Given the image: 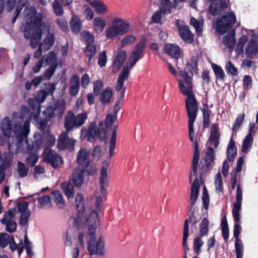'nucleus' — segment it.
Here are the masks:
<instances>
[{
  "mask_svg": "<svg viewBox=\"0 0 258 258\" xmlns=\"http://www.w3.org/2000/svg\"><path fill=\"white\" fill-rule=\"evenodd\" d=\"M16 209L15 208L11 209L6 212L3 217L1 219L0 222L2 224L6 225L14 221L13 218L15 216Z\"/></svg>",
  "mask_w": 258,
  "mask_h": 258,
  "instance_id": "obj_41",
  "label": "nucleus"
},
{
  "mask_svg": "<svg viewBox=\"0 0 258 258\" xmlns=\"http://www.w3.org/2000/svg\"><path fill=\"white\" fill-rule=\"evenodd\" d=\"M43 155L44 161L49 163L54 168L62 166L63 164L62 158L52 150L49 148L45 149Z\"/></svg>",
  "mask_w": 258,
  "mask_h": 258,
  "instance_id": "obj_16",
  "label": "nucleus"
},
{
  "mask_svg": "<svg viewBox=\"0 0 258 258\" xmlns=\"http://www.w3.org/2000/svg\"><path fill=\"white\" fill-rule=\"evenodd\" d=\"M63 5L58 0H54L52 3V8L54 14L57 17H61L64 14Z\"/></svg>",
  "mask_w": 258,
  "mask_h": 258,
  "instance_id": "obj_42",
  "label": "nucleus"
},
{
  "mask_svg": "<svg viewBox=\"0 0 258 258\" xmlns=\"http://www.w3.org/2000/svg\"><path fill=\"white\" fill-rule=\"evenodd\" d=\"M85 200L82 194L78 193L75 197L76 207L78 211L77 216L73 218L75 225L79 229L88 228V233L90 235H94L97 228V223L99 222L98 214L95 211H93L91 213L87 216L84 213L85 210Z\"/></svg>",
  "mask_w": 258,
  "mask_h": 258,
  "instance_id": "obj_3",
  "label": "nucleus"
},
{
  "mask_svg": "<svg viewBox=\"0 0 258 258\" xmlns=\"http://www.w3.org/2000/svg\"><path fill=\"white\" fill-rule=\"evenodd\" d=\"M50 197L48 195L43 196L38 198V207L42 208L50 202Z\"/></svg>",
  "mask_w": 258,
  "mask_h": 258,
  "instance_id": "obj_64",
  "label": "nucleus"
},
{
  "mask_svg": "<svg viewBox=\"0 0 258 258\" xmlns=\"http://www.w3.org/2000/svg\"><path fill=\"white\" fill-rule=\"evenodd\" d=\"M199 161L192 160V169L189 174V181H191L195 177L194 181L191 184L190 204L192 207L197 200L199 193L200 184L198 177V167Z\"/></svg>",
  "mask_w": 258,
  "mask_h": 258,
  "instance_id": "obj_9",
  "label": "nucleus"
},
{
  "mask_svg": "<svg viewBox=\"0 0 258 258\" xmlns=\"http://www.w3.org/2000/svg\"><path fill=\"white\" fill-rule=\"evenodd\" d=\"M117 117L111 114L106 115L105 122L99 121L97 128L95 121H92L88 127L83 126L80 131L81 137L86 138L89 142L95 143L98 138L100 141H104L107 133L112 132L110 141L109 157L111 158L114 154L117 124H115Z\"/></svg>",
  "mask_w": 258,
  "mask_h": 258,
  "instance_id": "obj_2",
  "label": "nucleus"
},
{
  "mask_svg": "<svg viewBox=\"0 0 258 258\" xmlns=\"http://www.w3.org/2000/svg\"><path fill=\"white\" fill-rule=\"evenodd\" d=\"M130 23L120 17H114L111 19L110 26L106 30V37L113 39L119 35H123L129 32Z\"/></svg>",
  "mask_w": 258,
  "mask_h": 258,
  "instance_id": "obj_6",
  "label": "nucleus"
},
{
  "mask_svg": "<svg viewBox=\"0 0 258 258\" xmlns=\"http://www.w3.org/2000/svg\"><path fill=\"white\" fill-rule=\"evenodd\" d=\"M112 96V90L110 87H107L100 93V100L103 105L110 103Z\"/></svg>",
  "mask_w": 258,
  "mask_h": 258,
  "instance_id": "obj_33",
  "label": "nucleus"
},
{
  "mask_svg": "<svg viewBox=\"0 0 258 258\" xmlns=\"http://www.w3.org/2000/svg\"><path fill=\"white\" fill-rule=\"evenodd\" d=\"M83 38L86 42V45L94 44V36L88 31L83 32L82 33Z\"/></svg>",
  "mask_w": 258,
  "mask_h": 258,
  "instance_id": "obj_61",
  "label": "nucleus"
},
{
  "mask_svg": "<svg viewBox=\"0 0 258 258\" xmlns=\"http://www.w3.org/2000/svg\"><path fill=\"white\" fill-rule=\"evenodd\" d=\"M181 79L178 80L180 91L187 98L185 99L186 111L198 110V104L192 91V78L184 71H179Z\"/></svg>",
  "mask_w": 258,
  "mask_h": 258,
  "instance_id": "obj_5",
  "label": "nucleus"
},
{
  "mask_svg": "<svg viewBox=\"0 0 258 258\" xmlns=\"http://www.w3.org/2000/svg\"><path fill=\"white\" fill-rule=\"evenodd\" d=\"M57 67V63L55 64H52L50 67L46 69L44 74L41 75L44 81L49 80L51 79L52 76L54 74L56 69Z\"/></svg>",
  "mask_w": 258,
  "mask_h": 258,
  "instance_id": "obj_48",
  "label": "nucleus"
},
{
  "mask_svg": "<svg viewBox=\"0 0 258 258\" xmlns=\"http://www.w3.org/2000/svg\"><path fill=\"white\" fill-rule=\"evenodd\" d=\"M88 112H82L76 115L72 111H68L64 116L63 126L68 132H71L84 125L88 119Z\"/></svg>",
  "mask_w": 258,
  "mask_h": 258,
  "instance_id": "obj_7",
  "label": "nucleus"
},
{
  "mask_svg": "<svg viewBox=\"0 0 258 258\" xmlns=\"http://www.w3.org/2000/svg\"><path fill=\"white\" fill-rule=\"evenodd\" d=\"M212 67L215 75L217 83L218 82L224 81L225 74L222 68L214 63L212 64Z\"/></svg>",
  "mask_w": 258,
  "mask_h": 258,
  "instance_id": "obj_43",
  "label": "nucleus"
},
{
  "mask_svg": "<svg viewBox=\"0 0 258 258\" xmlns=\"http://www.w3.org/2000/svg\"><path fill=\"white\" fill-rule=\"evenodd\" d=\"M93 25L96 32L101 33L105 27L106 22L105 20L101 17H96L93 19Z\"/></svg>",
  "mask_w": 258,
  "mask_h": 258,
  "instance_id": "obj_38",
  "label": "nucleus"
},
{
  "mask_svg": "<svg viewBox=\"0 0 258 258\" xmlns=\"http://www.w3.org/2000/svg\"><path fill=\"white\" fill-rule=\"evenodd\" d=\"M103 82L101 80H97L93 82V92L98 95L100 93V91L103 88Z\"/></svg>",
  "mask_w": 258,
  "mask_h": 258,
  "instance_id": "obj_62",
  "label": "nucleus"
},
{
  "mask_svg": "<svg viewBox=\"0 0 258 258\" xmlns=\"http://www.w3.org/2000/svg\"><path fill=\"white\" fill-rule=\"evenodd\" d=\"M253 142V138L250 135H246L244 138L241 147V151L244 153L249 152Z\"/></svg>",
  "mask_w": 258,
  "mask_h": 258,
  "instance_id": "obj_44",
  "label": "nucleus"
},
{
  "mask_svg": "<svg viewBox=\"0 0 258 258\" xmlns=\"http://www.w3.org/2000/svg\"><path fill=\"white\" fill-rule=\"evenodd\" d=\"M83 14L85 16V19L88 21L91 20L94 16L93 10L87 5H85L84 7Z\"/></svg>",
  "mask_w": 258,
  "mask_h": 258,
  "instance_id": "obj_63",
  "label": "nucleus"
},
{
  "mask_svg": "<svg viewBox=\"0 0 258 258\" xmlns=\"http://www.w3.org/2000/svg\"><path fill=\"white\" fill-rule=\"evenodd\" d=\"M236 22V15L227 12V46L229 49H233L236 43V28H232Z\"/></svg>",
  "mask_w": 258,
  "mask_h": 258,
  "instance_id": "obj_12",
  "label": "nucleus"
},
{
  "mask_svg": "<svg viewBox=\"0 0 258 258\" xmlns=\"http://www.w3.org/2000/svg\"><path fill=\"white\" fill-rule=\"evenodd\" d=\"M30 155L26 158V162L28 165L30 166H35L38 160V156L35 153H29Z\"/></svg>",
  "mask_w": 258,
  "mask_h": 258,
  "instance_id": "obj_56",
  "label": "nucleus"
},
{
  "mask_svg": "<svg viewBox=\"0 0 258 258\" xmlns=\"http://www.w3.org/2000/svg\"><path fill=\"white\" fill-rule=\"evenodd\" d=\"M69 133L70 132L66 130L62 132L59 135L57 139V148L59 151L66 149H68L71 151L74 150L76 140L73 138L69 137Z\"/></svg>",
  "mask_w": 258,
  "mask_h": 258,
  "instance_id": "obj_15",
  "label": "nucleus"
},
{
  "mask_svg": "<svg viewBox=\"0 0 258 258\" xmlns=\"http://www.w3.org/2000/svg\"><path fill=\"white\" fill-rule=\"evenodd\" d=\"M81 169L82 172L87 173V175L93 176L95 175L97 171V168L95 164L90 160L80 166H78Z\"/></svg>",
  "mask_w": 258,
  "mask_h": 258,
  "instance_id": "obj_29",
  "label": "nucleus"
},
{
  "mask_svg": "<svg viewBox=\"0 0 258 258\" xmlns=\"http://www.w3.org/2000/svg\"><path fill=\"white\" fill-rule=\"evenodd\" d=\"M258 53V41L255 39H250L247 43L245 54L248 58L253 59Z\"/></svg>",
  "mask_w": 258,
  "mask_h": 258,
  "instance_id": "obj_22",
  "label": "nucleus"
},
{
  "mask_svg": "<svg viewBox=\"0 0 258 258\" xmlns=\"http://www.w3.org/2000/svg\"><path fill=\"white\" fill-rule=\"evenodd\" d=\"M232 214L234 220V226L233 230L234 236L235 239H239V236L241 232V227L240 226V213H237V215H235L234 212H232Z\"/></svg>",
  "mask_w": 258,
  "mask_h": 258,
  "instance_id": "obj_39",
  "label": "nucleus"
},
{
  "mask_svg": "<svg viewBox=\"0 0 258 258\" xmlns=\"http://www.w3.org/2000/svg\"><path fill=\"white\" fill-rule=\"evenodd\" d=\"M202 111L204 118L203 127L204 128H207L210 125V115L211 113L208 106L204 105Z\"/></svg>",
  "mask_w": 258,
  "mask_h": 258,
  "instance_id": "obj_49",
  "label": "nucleus"
},
{
  "mask_svg": "<svg viewBox=\"0 0 258 258\" xmlns=\"http://www.w3.org/2000/svg\"><path fill=\"white\" fill-rule=\"evenodd\" d=\"M91 236L88 243V250L89 253L91 255H103L105 253L103 237L100 236L96 240V238L93 235Z\"/></svg>",
  "mask_w": 258,
  "mask_h": 258,
  "instance_id": "obj_13",
  "label": "nucleus"
},
{
  "mask_svg": "<svg viewBox=\"0 0 258 258\" xmlns=\"http://www.w3.org/2000/svg\"><path fill=\"white\" fill-rule=\"evenodd\" d=\"M219 139L218 127L216 124H212L209 142L210 144L217 148L219 144Z\"/></svg>",
  "mask_w": 258,
  "mask_h": 258,
  "instance_id": "obj_32",
  "label": "nucleus"
},
{
  "mask_svg": "<svg viewBox=\"0 0 258 258\" xmlns=\"http://www.w3.org/2000/svg\"><path fill=\"white\" fill-rule=\"evenodd\" d=\"M244 118L245 115L243 113L239 114L233 123L232 130H238L244 121Z\"/></svg>",
  "mask_w": 258,
  "mask_h": 258,
  "instance_id": "obj_57",
  "label": "nucleus"
},
{
  "mask_svg": "<svg viewBox=\"0 0 258 258\" xmlns=\"http://www.w3.org/2000/svg\"><path fill=\"white\" fill-rule=\"evenodd\" d=\"M147 45V39L143 36L139 40V42L135 46L132 51L128 58V64L124 67H127L130 72L131 69L136 63V62L143 57L144 50Z\"/></svg>",
  "mask_w": 258,
  "mask_h": 258,
  "instance_id": "obj_11",
  "label": "nucleus"
},
{
  "mask_svg": "<svg viewBox=\"0 0 258 258\" xmlns=\"http://www.w3.org/2000/svg\"><path fill=\"white\" fill-rule=\"evenodd\" d=\"M90 160L89 152L86 148L81 147L76 155V161L78 166H81Z\"/></svg>",
  "mask_w": 258,
  "mask_h": 258,
  "instance_id": "obj_26",
  "label": "nucleus"
},
{
  "mask_svg": "<svg viewBox=\"0 0 258 258\" xmlns=\"http://www.w3.org/2000/svg\"><path fill=\"white\" fill-rule=\"evenodd\" d=\"M42 58L44 59V61L48 64L50 63L55 64L56 63L57 55L54 51H51L49 52L47 55H45Z\"/></svg>",
  "mask_w": 258,
  "mask_h": 258,
  "instance_id": "obj_51",
  "label": "nucleus"
},
{
  "mask_svg": "<svg viewBox=\"0 0 258 258\" xmlns=\"http://www.w3.org/2000/svg\"><path fill=\"white\" fill-rule=\"evenodd\" d=\"M61 188L68 199H73L75 195L74 185L70 181H64L61 184Z\"/></svg>",
  "mask_w": 258,
  "mask_h": 258,
  "instance_id": "obj_28",
  "label": "nucleus"
},
{
  "mask_svg": "<svg viewBox=\"0 0 258 258\" xmlns=\"http://www.w3.org/2000/svg\"><path fill=\"white\" fill-rule=\"evenodd\" d=\"M164 49L167 54L175 58L180 56V48L176 45L167 44L164 46Z\"/></svg>",
  "mask_w": 258,
  "mask_h": 258,
  "instance_id": "obj_34",
  "label": "nucleus"
},
{
  "mask_svg": "<svg viewBox=\"0 0 258 258\" xmlns=\"http://www.w3.org/2000/svg\"><path fill=\"white\" fill-rule=\"evenodd\" d=\"M190 24L195 28L198 35L201 34L202 31V24L194 17L190 18Z\"/></svg>",
  "mask_w": 258,
  "mask_h": 258,
  "instance_id": "obj_60",
  "label": "nucleus"
},
{
  "mask_svg": "<svg viewBox=\"0 0 258 258\" xmlns=\"http://www.w3.org/2000/svg\"><path fill=\"white\" fill-rule=\"evenodd\" d=\"M69 9L72 13V16L70 21V25L71 31L74 34H78L81 30L82 23L81 19L77 15L74 14V11L72 7H69Z\"/></svg>",
  "mask_w": 258,
  "mask_h": 258,
  "instance_id": "obj_21",
  "label": "nucleus"
},
{
  "mask_svg": "<svg viewBox=\"0 0 258 258\" xmlns=\"http://www.w3.org/2000/svg\"><path fill=\"white\" fill-rule=\"evenodd\" d=\"M214 161V151L212 147H208L205 151V156L200 163V178L212 167Z\"/></svg>",
  "mask_w": 258,
  "mask_h": 258,
  "instance_id": "obj_14",
  "label": "nucleus"
},
{
  "mask_svg": "<svg viewBox=\"0 0 258 258\" xmlns=\"http://www.w3.org/2000/svg\"><path fill=\"white\" fill-rule=\"evenodd\" d=\"M237 150L234 139H230L227 147V159L232 162L237 156Z\"/></svg>",
  "mask_w": 258,
  "mask_h": 258,
  "instance_id": "obj_27",
  "label": "nucleus"
},
{
  "mask_svg": "<svg viewBox=\"0 0 258 258\" xmlns=\"http://www.w3.org/2000/svg\"><path fill=\"white\" fill-rule=\"evenodd\" d=\"M1 127L3 135L6 137H10L12 131L14 132L17 140V146L19 148L25 139L26 144L25 151L27 153H31L34 149H38L42 144L43 137L41 134L34 135V141L27 139L30 132V121L24 120L18 113L13 114L11 121L8 117L4 118Z\"/></svg>",
  "mask_w": 258,
  "mask_h": 258,
  "instance_id": "obj_1",
  "label": "nucleus"
},
{
  "mask_svg": "<svg viewBox=\"0 0 258 258\" xmlns=\"http://www.w3.org/2000/svg\"><path fill=\"white\" fill-rule=\"evenodd\" d=\"M66 109V102L63 100H56L50 106L47 107L43 113L45 120L49 121L51 118L57 116L60 118Z\"/></svg>",
  "mask_w": 258,
  "mask_h": 258,
  "instance_id": "obj_10",
  "label": "nucleus"
},
{
  "mask_svg": "<svg viewBox=\"0 0 258 258\" xmlns=\"http://www.w3.org/2000/svg\"><path fill=\"white\" fill-rule=\"evenodd\" d=\"M34 28L26 29L24 32V36L30 39V45L35 49L39 44L42 38V34L49 33L50 24L49 21L41 14L38 15L33 21Z\"/></svg>",
  "mask_w": 258,
  "mask_h": 258,
  "instance_id": "obj_4",
  "label": "nucleus"
},
{
  "mask_svg": "<svg viewBox=\"0 0 258 258\" xmlns=\"http://www.w3.org/2000/svg\"><path fill=\"white\" fill-rule=\"evenodd\" d=\"M235 247L236 258H242L243 245L242 242L240 239H235Z\"/></svg>",
  "mask_w": 258,
  "mask_h": 258,
  "instance_id": "obj_53",
  "label": "nucleus"
},
{
  "mask_svg": "<svg viewBox=\"0 0 258 258\" xmlns=\"http://www.w3.org/2000/svg\"><path fill=\"white\" fill-rule=\"evenodd\" d=\"M179 34L183 41L186 43H192L194 41V35L188 26L179 25L177 26Z\"/></svg>",
  "mask_w": 258,
  "mask_h": 258,
  "instance_id": "obj_18",
  "label": "nucleus"
},
{
  "mask_svg": "<svg viewBox=\"0 0 258 258\" xmlns=\"http://www.w3.org/2000/svg\"><path fill=\"white\" fill-rule=\"evenodd\" d=\"M17 170L19 176L21 178H23L27 176L29 169L24 163L21 161H18Z\"/></svg>",
  "mask_w": 258,
  "mask_h": 258,
  "instance_id": "obj_46",
  "label": "nucleus"
},
{
  "mask_svg": "<svg viewBox=\"0 0 258 258\" xmlns=\"http://www.w3.org/2000/svg\"><path fill=\"white\" fill-rule=\"evenodd\" d=\"M14 240V237H12L10 239L8 234L6 233H0V246L2 247H6L9 243H10L11 241H13Z\"/></svg>",
  "mask_w": 258,
  "mask_h": 258,
  "instance_id": "obj_50",
  "label": "nucleus"
},
{
  "mask_svg": "<svg viewBox=\"0 0 258 258\" xmlns=\"http://www.w3.org/2000/svg\"><path fill=\"white\" fill-rule=\"evenodd\" d=\"M215 27L220 35H223L226 33V14L217 18Z\"/></svg>",
  "mask_w": 258,
  "mask_h": 258,
  "instance_id": "obj_35",
  "label": "nucleus"
},
{
  "mask_svg": "<svg viewBox=\"0 0 258 258\" xmlns=\"http://www.w3.org/2000/svg\"><path fill=\"white\" fill-rule=\"evenodd\" d=\"M198 110L186 111L188 120V130H189V137L191 141L194 140V123L195 121Z\"/></svg>",
  "mask_w": 258,
  "mask_h": 258,
  "instance_id": "obj_30",
  "label": "nucleus"
},
{
  "mask_svg": "<svg viewBox=\"0 0 258 258\" xmlns=\"http://www.w3.org/2000/svg\"><path fill=\"white\" fill-rule=\"evenodd\" d=\"M48 96L47 94L46 93V92L44 90H41L37 92L35 94V100L38 102V103H41L43 102L47 96Z\"/></svg>",
  "mask_w": 258,
  "mask_h": 258,
  "instance_id": "obj_59",
  "label": "nucleus"
},
{
  "mask_svg": "<svg viewBox=\"0 0 258 258\" xmlns=\"http://www.w3.org/2000/svg\"><path fill=\"white\" fill-rule=\"evenodd\" d=\"M83 174L81 169L76 167L74 168L69 180H70L77 188H80L84 183Z\"/></svg>",
  "mask_w": 258,
  "mask_h": 258,
  "instance_id": "obj_19",
  "label": "nucleus"
},
{
  "mask_svg": "<svg viewBox=\"0 0 258 258\" xmlns=\"http://www.w3.org/2000/svg\"><path fill=\"white\" fill-rule=\"evenodd\" d=\"M173 6L170 1L168 0H163L161 3L160 11L164 14H170L171 12Z\"/></svg>",
  "mask_w": 258,
  "mask_h": 258,
  "instance_id": "obj_47",
  "label": "nucleus"
},
{
  "mask_svg": "<svg viewBox=\"0 0 258 258\" xmlns=\"http://www.w3.org/2000/svg\"><path fill=\"white\" fill-rule=\"evenodd\" d=\"M209 220L204 218L201 221L200 227V236L203 237L208 234V226H209Z\"/></svg>",
  "mask_w": 258,
  "mask_h": 258,
  "instance_id": "obj_52",
  "label": "nucleus"
},
{
  "mask_svg": "<svg viewBox=\"0 0 258 258\" xmlns=\"http://www.w3.org/2000/svg\"><path fill=\"white\" fill-rule=\"evenodd\" d=\"M51 196L56 206L59 209L64 207V201L62 195L58 190H54L51 192Z\"/></svg>",
  "mask_w": 258,
  "mask_h": 258,
  "instance_id": "obj_37",
  "label": "nucleus"
},
{
  "mask_svg": "<svg viewBox=\"0 0 258 258\" xmlns=\"http://www.w3.org/2000/svg\"><path fill=\"white\" fill-rule=\"evenodd\" d=\"M198 220L194 213H192L191 216L187 219H186L184 221V227H183V233L185 230H187V234H188V223L189 222L192 225H195L198 223Z\"/></svg>",
  "mask_w": 258,
  "mask_h": 258,
  "instance_id": "obj_54",
  "label": "nucleus"
},
{
  "mask_svg": "<svg viewBox=\"0 0 258 258\" xmlns=\"http://www.w3.org/2000/svg\"><path fill=\"white\" fill-rule=\"evenodd\" d=\"M130 71L127 67H123L121 72L119 74L117 84L115 86V90L120 92L118 99L115 101L113 107V115L117 117V114L121 108V102L124 97L125 88L124 87V82L127 80L129 77Z\"/></svg>",
  "mask_w": 258,
  "mask_h": 258,
  "instance_id": "obj_8",
  "label": "nucleus"
},
{
  "mask_svg": "<svg viewBox=\"0 0 258 258\" xmlns=\"http://www.w3.org/2000/svg\"><path fill=\"white\" fill-rule=\"evenodd\" d=\"M236 198V201L233 204L232 212H234L235 215H237V213H240L242 200V192L239 184L237 186Z\"/></svg>",
  "mask_w": 258,
  "mask_h": 258,
  "instance_id": "obj_31",
  "label": "nucleus"
},
{
  "mask_svg": "<svg viewBox=\"0 0 258 258\" xmlns=\"http://www.w3.org/2000/svg\"><path fill=\"white\" fill-rule=\"evenodd\" d=\"M96 51L97 49L94 43L86 45L84 52L85 55L89 59L88 63H90L91 59L95 55Z\"/></svg>",
  "mask_w": 258,
  "mask_h": 258,
  "instance_id": "obj_45",
  "label": "nucleus"
},
{
  "mask_svg": "<svg viewBox=\"0 0 258 258\" xmlns=\"http://www.w3.org/2000/svg\"><path fill=\"white\" fill-rule=\"evenodd\" d=\"M136 40V37L132 34L127 35L125 36L121 41V46L124 47L128 44H133Z\"/></svg>",
  "mask_w": 258,
  "mask_h": 258,
  "instance_id": "obj_55",
  "label": "nucleus"
},
{
  "mask_svg": "<svg viewBox=\"0 0 258 258\" xmlns=\"http://www.w3.org/2000/svg\"><path fill=\"white\" fill-rule=\"evenodd\" d=\"M91 6L97 15H105L108 13L109 9L107 6L101 0H93Z\"/></svg>",
  "mask_w": 258,
  "mask_h": 258,
  "instance_id": "obj_25",
  "label": "nucleus"
},
{
  "mask_svg": "<svg viewBox=\"0 0 258 258\" xmlns=\"http://www.w3.org/2000/svg\"><path fill=\"white\" fill-rule=\"evenodd\" d=\"M80 81L79 77L74 74L70 78L69 81V92L70 96L76 97L80 90Z\"/></svg>",
  "mask_w": 258,
  "mask_h": 258,
  "instance_id": "obj_20",
  "label": "nucleus"
},
{
  "mask_svg": "<svg viewBox=\"0 0 258 258\" xmlns=\"http://www.w3.org/2000/svg\"><path fill=\"white\" fill-rule=\"evenodd\" d=\"M126 57V51L125 50H121L117 53L112 65V71L113 73H116L119 71Z\"/></svg>",
  "mask_w": 258,
  "mask_h": 258,
  "instance_id": "obj_24",
  "label": "nucleus"
},
{
  "mask_svg": "<svg viewBox=\"0 0 258 258\" xmlns=\"http://www.w3.org/2000/svg\"><path fill=\"white\" fill-rule=\"evenodd\" d=\"M54 40V35L52 33H48L42 42L40 43L39 45L43 48L44 51H46L50 49L53 45Z\"/></svg>",
  "mask_w": 258,
  "mask_h": 258,
  "instance_id": "obj_36",
  "label": "nucleus"
},
{
  "mask_svg": "<svg viewBox=\"0 0 258 258\" xmlns=\"http://www.w3.org/2000/svg\"><path fill=\"white\" fill-rule=\"evenodd\" d=\"M209 13L212 16L226 14V1L218 0L212 2L209 9Z\"/></svg>",
  "mask_w": 258,
  "mask_h": 258,
  "instance_id": "obj_17",
  "label": "nucleus"
},
{
  "mask_svg": "<svg viewBox=\"0 0 258 258\" xmlns=\"http://www.w3.org/2000/svg\"><path fill=\"white\" fill-rule=\"evenodd\" d=\"M6 157L3 159V164L0 165V183H2L5 178V171L11 165L13 156L11 152H8L6 155Z\"/></svg>",
  "mask_w": 258,
  "mask_h": 258,
  "instance_id": "obj_23",
  "label": "nucleus"
},
{
  "mask_svg": "<svg viewBox=\"0 0 258 258\" xmlns=\"http://www.w3.org/2000/svg\"><path fill=\"white\" fill-rule=\"evenodd\" d=\"M101 194L103 197L106 195L107 188L108 186V179H101L99 178Z\"/></svg>",
  "mask_w": 258,
  "mask_h": 258,
  "instance_id": "obj_58",
  "label": "nucleus"
},
{
  "mask_svg": "<svg viewBox=\"0 0 258 258\" xmlns=\"http://www.w3.org/2000/svg\"><path fill=\"white\" fill-rule=\"evenodd\" d=\"M214 184L215 186L216 192L219 194H223V179L221 174L218 172L215 175Z\"/></svg>",
  "mask_w": 258,
  "mask_h": 258,
  "instance_id": "obj_40",
  "label": "nucleus"
}]
</instances>
